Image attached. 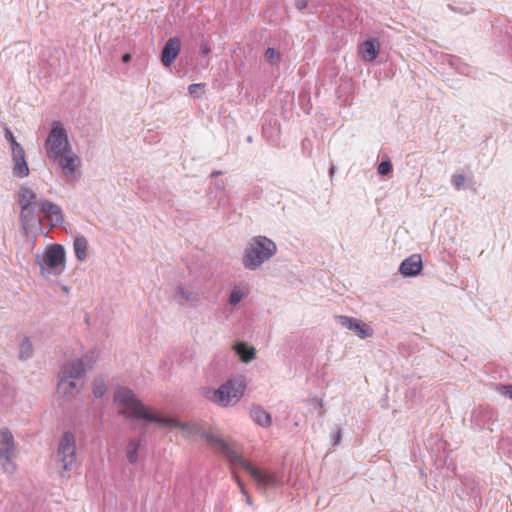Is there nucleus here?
<instances>
[{"instance_id": "dca6fc26", "label": "nucleus", "mask_w": 512, "mask_h": 512, "mask_svg": "<svg viewBox=\"0 0 512 512\" xmlns=\"http://www.w3.org/2000/svg\"><path fill=\"white\" fill-rule=\"evenodd\" d=\"M180 50V40L177 37L170 38L161 53V61L164 66L170 67L177 58Z\"/></svg>"}, {"instance_id": "f257e3e1", "label": "nucleus", "mask_w": 512, "mask_h": 512, "mask_svg": "<svg viewBox=\"0 0 512 512\" xmlns=\"http://www.w3.org/2000/svg\"><path fill=\"white\" fill-rule=\"evenodd\" d=\"M114 402L118 407V413L125 416L127 419L156 423L169 429H179L187 437L193 435L202 436L211 447L219 449L221 454L231 465L243 467L253 477L259 490L265 491L283 485L281 478L276 473H267L257 469L233 450L224 440L212 433L205 432L198 423H185L176 418L158 413L151 407L145 405L135 393L127 387H118L116 389Z\"/></svg>"}, {"instance_id": "1a4fd4ad", "label": "nucleus", "mask_w": 512, "mask_h": 512, "mask_svg": "<svg viewBox=\"0 0 512 512\" xmlns=\"http://www.w3.org/2000/svg\"><path fill=\"white\" fill-rule=\"evenodd\" d=\"M16 445L14 437L8 428L0 430V462L4 471L13 474L16 471L15 457Z\"/></svg>"}, {"instance_id": "423d86ee", "label": "nucleus", "mask_w": 512, "mask_h": 512, "mask_svg": "<svg viewBox=\"0 0 512 512\" xmlns=\"http://www.w3.org/2000/svg\"><path fill=\"white\" fill-rule=\"evenodd\" d=\"M56 460L62 466L61 477H66L69 472L75 470L78 466L76 439L70 431L65 432L59 441Z\"/></svg>"}, {"instance_id": "58836bf2", "label": "nucleus", "mask_w": 512, "mask_h": 512, "mask_svg": "<svg viewBox=\"0 0 512 512\" xmlns=\"http://www.w3.org/2000/svg\"><path fill=\"white\" fill-rule=\"evenodd\" d=\"M201 51H202L203 54H207L210 51V49H209L208 46H202L201 47Z\"/></svg>"}, {"instance_id": "79ce46f5", "label": "nucleus", "mask_w": 512, "mask_h": 512, "mask_svg": "<svg viewBox=\"0 0 512 512\" xmlns=\"http://www.w3.org/2000/svg\"><path fill=\"white\" fill-rule=\"evenodd\" d=\"M247 141H248V142H252V137H251V136H249V137L247 138Z\"/></svg>"}, {"instance_id": "aec40b11", "label": "nucleus", "mask_w": 512, "mask_h": 512, "mask_svg": "<svg viewBox=\"0 0 512 512\" xmlns=\"http://www.w3.org/2000/svg\"><path fill=\"white\" fill-rule=\"evenodd\" d=\"M379 53V44L375 40H367L363 44V58L373 61Z\"/></svg>"}, {"instance_id": "a211bd4d", "label": "nucleus", "mask_w": 512, "mask_h": 512, "mask_svg": "<svg viewBox=\"0 0 512 512\" xmlns=\"http://www.w3.org/2000/svg\"><path fill=\"white\" fill-rule=\"evenodd\" d=\"M234 350L244 363H249L255 358L256 351L246 343L240 342L234 345Z\"/></svg>"}, {"instance_id": "412c9836", "label": "nucleus", "mask_w": 512, "mask_h": 512, "mask_svg": "<svg viewBox=\"0 0 512 512\" xmlns=\"http://www.w3.org/2000/svg\"><path fill=\"white\" fill-rule=\"evenodd\" d=\"M140 439H130L126 448V456L130 464H135L138 461V450L140 448Z\"/></svg>"}, {"instance_id": "f03ea898", "label": "nucleus", "mask_w": 512, "mask_h": 512, "mask_svg": "<svg viewBox=\"0 0 512 512\" xmlns=\"http://www.w3.org/2000/svg\"><path fill=\"white\" fill-rule=\"evenodd\" d=\"M246 381L243 376L228 379L218 388L202 387L201 395L219 407H229L237 404L243 397Z\"/></svg>"}, {"instance_id": "bb28decb", "label": "nucleus", "mask_w": 512, "mask_h": 512, "mask_svg": "<svg viewBox=\"0 0 512 512\" xmlns=\"http://www.w3.org/2000/svg\"><path fill=\"white\" fill-rule=\"evenodd\" d=\"M337 321L342 327L352 331L356 327L359 320L353 317L339 315L337 316Z\"/></svg>"}, {"instance_id": "b1692460", "label": "nucleus", "mask_w": 512, "mask_h": 512, "mask_svg": "<svg viewBox=\"0 0 512 512\" xmlns=\"http://www.w3.org/2000/svg\"><path fill=\"white\" fill-rule=\"evenodd\" d=\"M355 332V334L360 338V339H366V338H369L373 335L374 333V330L372 329V327L366 323H363L361 322L360 320L358 321L356 327L354 328L353 330Z\"/></svg>"}, {"instance_id": "7c9ffc66", "label": "nucleus", "mask_w": 512, "mask_h": 512, "mask_svg": "<svg viewBox=\"0 0 512 512\" xmlns=\"http://www.w3.org/2000/svg\"><path fill=\"white\" fill-rule=\"evenodd\" d=\"M378 174L381 176H386L392 171V164L390 160L382 161L378 165Z\"/></svg>"}, {"instance_id": "0eeeda50", "label": "nucleus", "mask_w": 512, "mask_h": 512, "mask_svg": "<svg viewBox=\"0 0 512 512\" xmlns=\"http://www.w3.org/2000/svg\"><path fill=\"white\" fill-rule=\"evenodd\" d=\"M71 148L67 131L63 124L59 121H54L45 141V150L48 159H57L61 153L69 152Z\"/></svg>"}, {"instance_id": "9b49d317", "label": "nucleus", "mask_w": 512, "mask_h": 512, "mask_svg": "<svg viewBox=\"0 0 512 512\" xmlns=\"http://www.w3.org/2000/svg\"><path fill=\"white\" fill-rule=\"evenodd\" d=\"M39 211L49 221L51 227L60 226L64 223L62 209L57 204L48 200H41L39 202Z\"/></svg>"}, {"instance_id": "7ed1b4c3", "label": "nucleus", "mask_w": 512, "mask_h": 512, "mask_svg": "<svg viewBox=\"0 0 512 512\" xmlns=\"http://www.w3.org/2000/svg\"><path fill=\"white\" fill-rule=\"evenodd\" d=\"M277 252L274 241L266 236H255L247 243L242 257L244 268L254 271L271 259Z\"/></svg>"}, {"instance_id": "4c0bfd02", "label": "nucleus", "mask_w": 512, "mask_h": 512, "mask_svg": "<svg viewBox=\"0 0 512 512\" xmlns=\"http://www.w3.org/2000/svg\"><path fill=\"white\" fill-rule=\"evenodd\" d=\"M215 186L217 189L223 190L225 188V183H224V181H220V182L215 183Z\"/></svg>"}, {"instance_id": "72a5a7b5", "label": "nucleus", "mask_w": 512, "mask_h": 512, "mask_svg": "<svg viewBox=\"0 0 512 512\" xmlns=\"http://www.w3.org/2000/svg\"><path fill=\"white\" fill-rule=\"evenodd\" d=\"M238 485L240 486V489H241V492L243 495H245L246 497V503L248 505H252V501H251V498L248 496L247 492L245 491L243 485L240 483V481L238 480Z\"/></svg>"}, {"instance_id": "4468645a", "label": "nucleus", "mask_w": 512, "mask_h": 512, "mask_svg": "<svg viewBox=\"0 0 512 512\" xmlns=\"http://www.w3.org/2000/svg\"><path fill=\"white\" fill-rule=\"evenodd\" d=\"M82 388L83 385L81 382L66 378L65 376L59 374L57 392L66 399L70 400L74 398L82 390Z\"/></svg>"}, {"instance_id": "f704fd0d", "label": "nucleus", "mask_w": 512, "mask_h": 512, "mask_svg": "<svg viewBox=\"0 0 512 512\" xmlns=\"http://www.w3.org/2000/svg\"><path fill=\"white\" fill-rule=\"evenodd\" d=\"M296 6L299 10H304L307 6V2L305 0H298Z\"/></svg>"}, {"instance_id": "e433bc0d", "label": "nucleus", "mask_w": 512, "mask_h": 512, "mask_svg": "<svg viewBox=\"0 0 512 512\" xmlns=\"http://www.w3.org/2000/svg\"><path fill=\"white\" fill-rule=\"evenodd\" d=\"M130 60H131V55H130V54L126 53V54H124V55L122 56V61H123L124 63H128Z\"/></svg>"}, {"instance_id": "39448f33", "label": "nucleus", "mask_w": 512, "mask_h": 512, "mask_svg": "<svg viewBox=\"0 0 512 512\" xmlns=\"http://www.w3.org/2000/svg\"><path fill=\"white\" fill-rule=\"evenodd\" d=\"M17 202L20 206L19 220L23 229L33 227L40 220L36 215L37 202L36 193L27 186H21L17 191Z\"/></svg>"}, {"instance_id": "ddd939ff", "label": "nucleus", "mask_w": 512, "mask_h": 512, "mask_svg": "<svg viewBox=\"0 0 512 512\" xmlns=\"http://www.w3.org/2000/svg\"><path fill=\"white\" fill-rule=\"evenodd\" d=\"M87 371L83 359H74L62 366L60 374L66 378L81 382Z\"/></svg>"}, {"instance_id": "a19ab883", "label": "nucleus", "mask_w": 512, "mask_h": 512, "mask_svg": "<svg viewBox=\"0 0 512 512\" xmlns=\"http://www.w3.org/2000/svg\"><path fill=\"white\" fill-rule=\"evenodd\" d=\"M334 171H335V167H334V166H332V167L329 169V173L332 175V174L334 173Z\"/></svg>"}, {"instance_id": "4be33fe9", "label": "nucleus", "mask_w": 512, "mask_h": 512, "mask_svg": "<svg viewBox=\"0 0 512 512\" xmlns=\"http://www.w3.org/2000/svg\"><path fill=\"white\" fill-rule=\"evenodd\" d=\"M247 296L248 291H246L242 286L236 285L231 290L228 302L231 306H236Z\"/></svg>"}, {"instance_id": "ea45409f", "label": "nucleus", "mask_w": 512, "mask_h": 512, "mask_svg": "<svg viewBox=\"0 0 512 512\" xmlns=\"http://www.w3.org/2000/svg\"><path fill=\"white\" fill-rule=\"evenodd\" d=\"M221 173H222L221 171H214L211 173V177L219 176V175H221Z\"/></svg>"}, {"instance_id": "c756f323", "label": "nucleus", "mask_w": 512, "mask_h": 512, "mask_svg": "<svg viewBox=\"0 0 512 512\" xmlns=\"http://www.w3.org/2000/svg\"><path fill=\"white\" fill-rule=\"evenodd\" d=\"M466 177L463 174H455L451 177V183L456 190H461L464 187Z\"/></svg>"}, {"instance_id": "c9c22d12", "label": "nucleus", "mask_w": 512, "mask_h": 512, "mask_svg": "<svg viewBox=\"0 0 512 512\" xmlns=\"http://www.w3.org/2000/svg\"><path fill=\"white\" fill-rule=\"evenodd\" d=\"M505 394L509 396V398L512 399V385L504 386Z\"/></svg>"}, {"instance_id": "a878e982", "label": "nucleus", "mask_w": 512, "mask_h": 512, "mask_svg": "<svg viewBox=\"0 0 512 512\" xmlns=\"http://www.w3.org/2000/svg\"><path fill=\"white\" fill-rule=\"evenodd\" d=\"M107 392V384L104 379H96L93 383V395L96 398H102Z\"/></svg>"}, {"instance_id": "6e6552de", "label": "nucleus", "mask_w": 512, "mask_h": 512, "mask_svg": "<svg viewBox=\"0 0 512 512\" xmlns=\"http://www.w3.org/2000/svg\"><path fill=\"white\" fill-rule=\"evenodd\" d=\"M50 161L61 168L67 183H75L81 178L82 161L72 149L69 152L61 153L57 159H50Z\"/></svg>"}, {"instance_id": "f8f14e48", "label": "nucleus", "mask_w": 512, "mask_h": 512, "mask_svg": "<svg viewBox=\"0 0 512 512\" xmlns=\"http://www.w3.org/2000/svg\"><path fill=\"white\" fill-rule=\"evenodd\" d=\"M12 174L14 177L23 179L29 176L30 169L26 161L24 148L11 152Z\"/></svg>"}, {"instance_id": "2eb2a0df", "label": "nucleus", "mask_w": 512, "mask_h": 512, "mask_svg": "<svg viewBox=\"0 0 512 512\" xmlns=\"http://www.w3.org/2000/svg\"><path fill=\"white\" fill-rule=\"evenodd\" d=\"M422 258L419 254H412L402 261L399 272L404 277H415L422 271Z\"/></svg>"}, {"instance_id": "20e7f679", "label": "nucleus", "mask_w": 512, "mask_h": 512, "mask_svg": "<svg viewBox=\"0 0 512 512\" xmlns=\"http://www.w3.org/2000/svg\"><path fill=\"white\" fill-rule=\"evenodd\" d=\"M35 262L39 266L40 274L43 277L61 275L66 267L64 247L60 244L49 245L43 254L37 253L35 255Z\"/></svg>"}, {"instance_id": "9d476101", "label": "nucleus", "mask_w": 512, "mask_h": 512, "mask_svg": "<svg viewBox=\"0 0 512 512\" xmlns=\"http://www.w3.org/2000/svg\"><path fill=\"white\" fill-rule=\"evenodd\" d=\"M174 300L183 307H197L201 303L200 293L193 285L180 284L175 289Z\"/></svg>"}, {"instance_id": "cd10ccee", "label": "nucleus", "mask_w": 512, "mask_h": 512, "mask_svg": "<svg viewBox=\"0 0 512 512\" xmlns=\"http://www.w3.org/2000/svg\"><path fill=\"white\" fill-rule=\"evenodd\" d=\"M5 138L10 142L11 152L17 151V149H22V145L16 140L12 131L9 128L5 129Z\"/></svg>"}, {"instance_id": "c85d7f7f", "label": "nucleus", "mask_w": 512, "mask_h": 512, "mask_svg": "<svg viewBox=\"0 0 512 512\" xmlns=\"http://www.w3.org/2000/svg\"><path fill=\"white\" fill-rule=\"evenodd\" d=\"M265 59L271 64H276L280 60V54L274 48H268L265 52Z\"/></svg>"}, {"instance_id": "2f4dec72", "label": "nucleus", "mask_w": 512, "mask_h": 512, "mask_svg": "<svg viewBox=\"0 0 512 512\" xmlns=\"http://www.w3.org/2000/svg\"><path fill=\"white\" fill-rule=\"evenodd\" d=\"M188 92L191 96L195 98H200L203 94V86L200 83L191 84L188 87Z\"/></svg>"}, {"instance_id": "5701e85b", "label": "nucleus", "mask_w": 512, "mask_h": 512, "mask_svg": "<svg viewBox=\"0 0 512 512\" xmlns=\"http://www.w3.org/2000/svg\"><path fill=\"white\" fill-rule=\"evenodd\" d=\"M100 357V350L96 347L92 348L89 352H87L81 359H83V362L85 364V367L87 370H90L93 368L95 363L98 361Z\"/></svg>"}, {"instance_id": "6ab92c4d", "label": "nucleus", "mask_w": 512, "mask_h": 512, "mask_svg": "<svg viewBox=\"0 0 512 512\" xmlns=\"http://www.w3.org/2000/svg\"><path fill=\"white\" fill-rule=\"evenodd\" d=\"M74 252L79 261H84L87 257L88 242L84 236H78L74 240Z\"/></svg>"}, {"instance_id": "473e14b6", "label": "nucleus", "mask_w": 512, "mask_h": 512, "mask_svg": "<svg viewBox=\"0 0 512 512\" xmlns=\"http://www.w3.org/2000/svg\"><path fill=\"white\" fill-rule=\"evenodd\" d=\"M341 437V429L340 427H337L335 434L332 436L335 445H338L340 443Z\"/></svg>"}, {"instance_id": "393cba45", "label": "nucleus", "mask_w": 512, "mask_h": 512, "mask_svg": "<svg viewBox=\"0 0 512 512\" xmlns=\"http://www.w3.org/2000/svg\"><path fill=\"white\" fill-rule=\"evenodd\" d=\"M33 354V345L28 337H24L20 344V359H28Z\"/></svg>"}, {"instance_id": "f3484780", "label": "nucleus", "mask_w": 512, "mask_h": 512, "mask_svg": "<svg viewBox=\"0 0 512 512\" xmlns=\"http://www.w3.org/2000/svg\"><path fill=\"white\" fill-rule=\"evenodd\" d=\"M250 415L252 419L261 427L267 428L272 424V417L270 413L260 406H255L251 409Z\"/></svg>"}]
</instances>
